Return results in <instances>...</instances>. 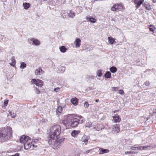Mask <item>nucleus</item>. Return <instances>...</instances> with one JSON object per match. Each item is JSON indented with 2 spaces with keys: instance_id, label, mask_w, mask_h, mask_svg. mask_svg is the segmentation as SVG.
<instances>
[{
  "instance_id": "nucleus-18",
  "label": "nucleus",
  "mask_w": 156,
  "mask_h": 156,
  "mask_svg": "<svg viewBox=\"0 0 156 156\" xmlns=\"http://www.w3.org/2000/svg\"><path fill=\"white\" fill-rule=\"evenodd\" d=\"M86 19L89 21L91 23H95L96 22L95 19L93 17H90V16H87Z\"/></svg>"
},
{
  "instance_id": "nucleus-57",
  "label": "nucleus",
  "mask_w": 156,
  "mask_h": 156,
  "mask_svg": "<svg viewBox=\"0 0 156 156\" xmlns=\"http://www.w3.org/2000/svg\"><path fill=\"white\" fill-rule=\"evenodd\" d=\"M116 112V110H115V111H114V112H115H115Z\"/></svg>"
},
{
  "instance_id": "nucleus-51",
  "label": "nucleus",
  "mask_w": 156,
  "mask_h": 156,
  "mask_svg": "<svg viewBox=\"0 0 156 156\" xmlns=\"http://www.w3.org/2000/svg\"><path fill=\"white\" fill-rule=\"evenodd\" d=\"M136 148V147H132L131 148V149L132 150H135V148Z\"/></svg>"
},
{
  "instance_id": "nucleus-25",
  "label": "nucleus",
  "mask_w": 156,
  "mask_h": 156,
  "mask_svg": "<svg viewBox=\"0 0 156 156\" xmlns=\"http://www.w3.org/2000/svg\"><path fill=\"white\" fill-rule=\"evenodd\" d=\"M110 70L112 73H114L117 71V69L115 67L113 66L110 67Z\"/></svg>"
},
{
  "instance_id": "nucleus-42",
  "label": "nucleus",
  "mask_w": 156,
  "mask_h": 156,
  "mask_svg": "<svg viewBox=\"0 0 156 156\" xmlns=\"http://www.w3.org/2000/svg\"><path fill=\"white\" fill-rule=\"evenodd\" d=\"M144 84L146 86H149L150 85V83L149 81H147L144 82Z\"/></svg>"
},
{
  "instance_id": "nucleus-4",
  "label": "nucleus",
  "mask_w": 156,
  "mask_h": 156,
  "mask_svg": "<svg viewBox=\"0 0 156 156\" xmlns=\"http://www.w3.org/2000/svg\"><path fill=\"white\" fill-rule=\"evenodd\" d=\"M79 123L78 119L75 118L71 120L70 122H69V124L72 127L74 128L77 126Z\"/></svg>"
},
{
  "instance_id": "nucleus-56",
  "label": "nucleus",
  "mask_w": 156,
  "mask_h": 156,
  "mask_svg": "<svg viewBox=\"0 0 156 156\" xmlns=\"http://www.w3.org/2000/svg\"><path fill=\"white\" fill-rule=\"evenodd\" d=\"M32 145H33V147H36L37 146H35L34 144H32Z\"/></svg>"
},
{
  "instance_id": "nucleus-49",
  "label": "nucleus",
  "mask_w": 156,
  "mask_h": 156,
  "mask_svg": "<svg viewBox=\"0 0 156 156\" xmlns=\"http://www.w3.org/2000/svg\"><path fill=\"white\" fill-rule=\"evenodd\" d=\"M9 156H19V154L18 153H16L14 155H10Z\"/></svg>"
},
{
  "instance_id": "nucleus-26",
  "label": "nucleus",
  "mask_w": 156,
  "mask_h": 156,
  "mask_svg": "<svg viewBox=\"0 0 156 156\" xmlns=\"http://www.w3.org/2000/svg\"><path fill=\"white\" fill-rule=\"evenodd\" d=\"M142 4V6L143 7H145L146 9L150 10L151 9L150 6L148 5V4H146L145 3H143Z\"/></svg>"
},
{
  "instance_id": "nucleus-1",
  "label": "nucleus",
  "mask_w": 156,
  "mask_h": 156,
  "mask_svg": "<svg viewBox=\"0 0 156 156\" xmlns=\"http://www.w3.org/2000/svg\"><path fill=\"white\" fill-rule=\"evenodd\" d=\"M12 128L9 126L6 129L0 130V138L3 141H7L12 137Z\"/></svg>"
},
{
  "instance_id": "nucleus-30",
  "label": "nucleus",
  "mask_w": 156,
  "mask_h": 156,
  "mask_svg": "<svg viewBox=\"0 0 156 156\" xmlns=\"http://www.w3.org/2000/svg\"><path fill=\"white\" fill-rule=\"evenodd\" d=\"M142 150H143L145 149V148H147V147H151L152 148L156 147V145H151V146H142Z\"/></svg>"
},
{
  "instance_id": "nucleus-52",
  "label": "nucleus",
  "mask_w": 156,
  "mask_h": 156,
  "mask_svg": "<svg viewBox=\"0 0 156 156\" xmlns=\"http://www.w3.org/2000/svg\"><path fill=\"white\" fill-rule=\"evenodd\" d=\"M131 154H135L136 152L134 151H131Z\"/></svg>"
},
{
  "instance_id": "nucleus-46",
  "label": "nucleus",
  "mask_w": 156,
  "mask_h": 156,
  "mask_svg": "<svg viewBox=\"0 0 156 156\" xmlns=\"http://www.w3.org/2000/svg\"><path fill=\"white\" fill-rule=\"evenodd\" d=\"M89 90H94L95 89V88L94 87H88Z\"/></svg>"
},
{
  "instance_id": "nucleus-43",
  "label": "nucleus",
  "mask_w": 156,
  "mask_h": 156,
  "mask_svg": "<svg viewBox=\"0 0 156 156\" xmlns=\"http://www.w3.org/2000/svg\"><path fill=\"white\" fill-rule=\"evenodd\" d=\"M60 88L58 87L55 88L54 89V91L56 92H57L60 90Z\"/></svg>"
},
{
  "instance_id": "nucleus-34",
  "label": "nucleus",
  "mask_w": 156,
  "mask_h": 156,
  "mask_svg": "<svg viewBox=\"0 0 156 156\" xmlns=\"http://www.w3.org/2000/svg\"><path fill=\"white\" fill-rule=\"evenodd\" d=\"M78 117L79 118H80V119H78V122L80 121L81 122H80V123H82L85 121V120L84 119H82L81 120V119H83V117L82 116H81V115L79 116Z\"/></svg>"
},
{
  "instance_id": "nucleus-2",
  "label": "nucleus",
  "mask_w": 156,
  "mask_h": 156,
  "mask_svg": "<svg viewBox=\"0 0 156 156\" xmlns=\"http://www.w3.org/2000/svg\"><path fill=\"white\" fill-rule=\"evenodd\" d=\"M61 131V127L59 125H56L51 126L50 129L48 140H51L55 138L58 137Z\"/></svg>"
},
{
  "instance_id": "nucleus-35",
  "label": "nucleus",
  "mask_w": 156,
  "mask_h": 156,
  "mask_svg": "<svg viewBox=\"0 0 156 156\" xmlns=\"http://www.w3.org/2000/svg\"><path fill=\"white\" fill-rule=\"evenodd\" d=\"M94 78V76H88L87 77V79L88 80V81L90 82L91 80H93Z\"/></svg>"
},
{
  "instance_id": "nucleus-12",
  "label": "nucleus",
  "mask_w": 156,
  "mask_h": 156,
  "mask_svg": "<svg viewBox=\"0 0 156 156\" xmlns=\"http://www.w3.org/2000/svg\"><path fill=\"white\" fill-rule=\"evenodd\" d=\"M114 119L113 120L115 122H119L121 121V118L117 114L115 115L114 116H113Z\"/></svg>"
},
{
  "instance_id": "nucleus-10",
  "label": "nucleus",
  "mask_w": 156,
  "mask_h": 156,
  "mask_svg": "<svg viewBox=\"0 0 156 156\" xmlns=\"http://www.w3.org/2000/svg\"><path fill=\"white\" fill-rule=\"evenodd\" d=\"M44 71L40 67L38 69L36 70L35 72V74L37 75H40L44 73Z\"/></svg>"
},
{
  "instance_id": "nucleus-58",
  "label": "nucleus",
  "mask_w": 156,
  "mask_h": 156,
  "mask_svg": "<svg viewBox=\"0 0 156 156\" xmlns=\"http://www.w3.org/2000/svg\"><path fill=\"white\" fill-rule=\"evenodd\" d=\"M96 130H98V131H99V130H98V129H96Z\"/></svg>"
},
{
  "instance_id": "nucleus-5",
  "label": "nucleus",
  "mask_w": 156,
  "mask_h": 156,
  "mask_svg": "<svg viewBox=\"0 0 156 156\" xmlns=\"http://www.w3.org/2000/svg\"><path fill=\"white\" fill-rule=\"evenodd\" d=\"M123 9V6L121 4H116L114 5L111 8V10L114 11H118L119 10H121Z\"/></svg>"
},
{
  "instance_id": "nucleus-6",
  "label": "nucleus",
  "mask_w": 156,
  "mask_h": 156,
  "mask_svg": "<svg viewBox=\"0 0 156 156\" xmlns=\"http://www.w3.org/2000/svg\"><path fill=\"white\" fill-rule=\"evenodd\" d=\"M31 83L40 87H41L43 85L42 81L39 79H33L31 80Z\"/></svg>"
},
{
  "instance_id": "nucleus-22",
  "label": "nucleus",
  "mask_w": 156,
  "mask_h": 156,
  "mask_svg": "<svg viewBox=\"0 0 156 156\" xmlns=\"http://www.w3.org/2000/svg\"><path fill=\"white\" fill-rule=\"evenodd\" d=\"M30 5L29 3L25 2L23 4L24 8L25 9H28L30 7Z\"/></svg>"
},
{
  "instance_id": "nucleus-8",
  "label": "nucleus",
  "mask_w": 156,
  "mask_h": 156,
  "mask_svg": "<svg viewBox=\"0 0 156 156\" xmlns=\"http://www.w3.org/2000/svg\"><path fill=\"white\" fill-rule=\"evenodd\" d=\"M134 2L136 4V7L137 9L138 8L141 4L144 2V0H134Z\"/></svg>"
},
{
  "instance_id": "nucleus-29",
  "label": "nucleus",
  "mask_w": 156,
  "mask_h": 156,
  "mask_svg": "<svg viewBox=\"0 0 156 156\" xmlns=\"http://www.w3.org/2000/svg\"><path fill=\"white\" fill-rule=\"evenodd\" d=\"M8 112H9V114H10V115L11 116L12 118H14L16 116V113L14 112L12 113V111L10 110H9Z\"/></svg>"
},
{
  "instance_id": "nucleus-44",
  "label": "nucleus",
  "mask_w": 156,
  "mask_h": 156,
  "mask_svg": "<svg viewBox=\"0 0 156 156\" xmlns=\"http://www.w3.org/2000/svg\"><path fill=\"white\" fill-rule=\"evenodd\" d=\"M8 102V100H5L4 101V105L7 106Z\"/></svg>"
},
{
  "instance_id": "nucleus-27",
  "label": "nucleus",
  "mask_w": 156,
  "mask_h": 156,
  "mask_svg": "<svg viewBox=\"0 0 156 156\" xmlns=\"http://www.w3.org/2000/svg\"><path fill=\"white\" fill-rule=\"evenodd\" d=\"M62 110V108L61 106H59L57 108L56 110V113L57 114L60 113Z\"/></svg>"
},
{
  "instance_id": "nucleus-50",
  "label": "nucleus",
  "mask_w": 156,
  "mask_h": 156,
  "mask_svg": "<svg viewBox=\"0 0 156 156\" xmlns=\"http://www.w3.org/2000/svg\"><path fill=\"white\" fill-rule=\"evenodd\" d=\"M91 150H88L86 151L85 152H84V153L88 154L90 152V151Z\"/></svg>"
},
{
  "instance_id": "nucleus-53",
  "label": "nucleus",
  "mask_w": 156,
  "mask_h": 156,
  "mask_svg": "<svg viewBox=\"0 0 156 156\" xmlns=\"http://www.w3.org/2000/svg\"><path fill=\"white\" fill-rule=\"evenodd\" d=\"M38 139H36L34 140V142H36L37 141H38Z\"/></svg>"
},
{
  "instance_id": "nucleus-36",
  "label": "nucleus",
  "mask_w": 156,
  "mask_h": 156,
  "mask_svg": "<svg viewBox=\"0 0 156 156\" xmlns=\"http://www.w3.org/2000/svg\"><path fill=\"white\" fill-rule=\"evenodd\" d=\"M65 67L64 66H61L59 68V71H60L61 73H63L65 71Z\"/></svg>"
},
{
  "instance_id": "nucleus-19",
  "label": "nucleus",
  "mask_w": 156,
  "mask_h": 156,
  "mask_svg": "<svg viewBox=\"0 0 156 156\" xmlns=\"http://www.w3.org/2000/svg\"><path fill=\"white\" fill-rule=\"evenodd\" d=\"M108 42L111 44H113L114 43H115V39L111 37H108Z\"/></svg>"
},
{
  "instance_id": "nucleus-13",
  "label": "nucleus",
  "mask_w": 156,
  "mask_h": 156,
  "mask_svg": "<svg viewBox=\"0 0 156 156\" xmlns=\"http://www.w3.org/2000/svg\"><path fill=\"white\" fill-rule=\"evenodd\" d=\"M30 40L32 42L33 44L37 46L40 45V41L37 39L34 38H32Z\"/></svg>"
},
{
  "instance_id": "nucleus-40",
  "label": "nucleus",
  "mask_w": 156,
  "mask_h": 156,
  "mask_svg": "<svg viewBox=\"0 0 156 156\" xmlns=\"http://www.w3.org/2000/svg\"><path fill=\"white\" fill-rule=\"evenodd\" d=\"M89 105V104H88V102L87 101H85L84 102V107L86 108H87L88 107Z\"/></svg>"
},
{
  "instance_id": "nucleus-55",
  "label": "nucleus",
  "mask_w": 156,
  "mask_h": 156,
  "mask_svg": "<svg viewBox=\"0 0 156 156\" xmlns=\"http://www.w3.org/2000/svg\"><path fill=\"white\" fill-rule=\"evenodd\" d=\"M99 101V100L98 99H96L95 100V102H98Z\"/></svg>"
},
{
  "instance_id": "nucleus-17",
  "label": "nucleus",
  "mask_w": 156,
  "mask_h": 156,
  "mask_svg": "<svg viewBox=\"0 0 156 156\" xmlns=\"http://www.w3.org/2000/svg\"><path fill=\"white\" fill-rule=\"evenodd\" d=\"M81 40L80 38H77L76 39L75 41V46L76 47H80L81 44Z\"/></svg>"
},
{
  "instance_id": "nucleus-54",
  "label": "nucleus",
  "mask_w": 156,
  "mask_h": 156,
  "mask_svg": "<svg viewBox=\"0 0 156 156\" xmlns=\"http://www.w3.org/2000/svg\"><path fill=\"white\" fill-rule=\"evenodd\" d=\"M153 3L156 2V0H153Z\"/></svg>"
},
{
  "instance_id": "nucleus-16",
  "label": "nucleus",
  "mask_w": 156,
  "mask_h": 156,
  "mask_svg": "<svg viewBox=\"0 0 156 156\" xmlns=\"http://www.w3.org/2000/svg\"><path fill=\"white\" fill-rule=\"evenodd\" d=\"M99 154H104L109 152V150L107 149H104L103 148H99Z\"/></svg>"
},
{
  "instance_id": "nucleus-3",
  "label": "nucleus",
  "mask_w": 156,
  "mask_h": 156,
  "mask_svg": "<svg viewBox=\"0 0 156 156\" xmlns=\"http://www.w3.org/2000/svg\"><path fill=\"white\" fill-rule=\"evenodd\" d=\"M59 136H58V137H57V139L56 138H55L51 140H48L49 144L55 149L58 148L61 143L64 140L63 138L59 139Z\"/></svg>"
},
{
  "instance_id": "nucleus-24",
  "label": "nucleus",
  "mask_w": 156,
  "mask_h": 156,
  "mask_svg": "<svg viewBox=\"0 0 156 156\" xmlns=\"http://www.w3.org/2000/svg\"><path fill=\"white\" fill-rule=\"evenodd\" d=\"M12 63H10L11 66H14L16 63V62L15 59V57L13 56L12 58Z\"/></svg>"
},
{
  "instance_id": "nucleus-14",
  "label": "nucleus",
  "mask_w": 156,
  "mask_h": 156,
  "mask_svg": "<svg viewBox=\"0 0 156 156\" xmlns=\"http://www.w3.org/2000/svg\"><path fill=\"white\" fill-rule=\"evenodd\" d=\"M119 125L117 124H115L113 128V131L115 133H118L119 131Z\"/></svg>"
},
{
  "instance_id": "nucleus-47",
  "label": "nucleus",
  "mask_w": 156,
  "mask_h": 156,
  "mask_svg": "<svg viewBox=\"0 0 156 156\" xmlns=\"http://www.w3.org/2000/svg\"><path fill=\"white\" fill-rule=\"evenodd\" d=\"M112 88L114 89V90H113L114 91H116L118 90V88L116 87H113Z\"/></svg>"
},
{
  "instance_id": "nucleus-21",
  "label": "nucleus",
  "mask_w": 156,
  "mask_h": 156,
  "mask_svg": "<svg viewBox=\"0 0 156 156\" xmlns=\"http://www.w3.org/2000/svg\"><path fill=\"white\" fill-rule=\"evenodd\" d=\"M111 74L109 71H107L104 74V76L106 78H110L111 77Z\"/></svg>"
},
{
  "instance_id": "nucleus-38",
  "label": "nucleus",
  "mask_w": 156,
  "mask_h": 156,
  "mask_svg": "<svg viewBox=\"0 0 156 156\" xmlns=\"http://www.w3.org/2000/svg\"><path fill=\"white\" fill-rule=\"evenodd\" d=\"M68 120L67 119H65L64 120H63L62 123L63 124L66 126V125L68 124Z\"/></svg>"
},
{
  "instance_id": "nucleus-23",
  "label": "nucleus",
  "mask_w": 156,
  "mask_h": 156,
  "mask_svg": "<svg viewBox=\"0 0 156 156\" xmlns=\"http://www.w3.org/2000/svg\"><path fill=\"white\" fill-rule=\"evenodd\" d=\"M59 49L61 52L65 53L67 50V48L64 46H62L59 47Z\"/></svg>"
},
{
  "instance_id": "nucleus-39",
  "label": "nucleus",
  "mask_w": 156,
  "mask_h": 156,
  "mask_svg": "<svg viewBox=\"0 0 156 156\" xmlns=\"http://www.w3.org/2000/svg\"><path fill=\"white\" fill-rule=\"evenodd\" d=\"M92 123L90 122H87L86 124V127H90L91 126Z\"/></svg>"
},
{
  "instance_id": "nucleus-11",
  "label": "nucleus",
  "mask_w": 156,
  "mask_h": 156,
  "mask_svg": "<svg viewBox=\"0 0 156 156\" xmlns=\"http://www.w3.org/2000/svg\"><path fill=\"white\" fill-rule=\"evenodd\" d=\"M23 144L24 149L26 150H28L30 148L32 145V143H30V142L29 141V140L28 141L25 143Z\"/></svg>"
},
{
  "instance_id": "nucleus-31",
  "label": "nucleus",
  "mask_w": 156,
  "mask_h": 156,
  "mask_svg": "<svg viewBox=\"0 0 156 156\" xmlns=\"http://www.w3.org/2000/svg\"><path fill=\"white\" fill-rule=\"evenodd\" d=\"M26 64L24 62H22L21 64L20 68L21 69H24L26 67Z\"/></svg>"
},
{
  "instance_id": "nucleus-33",
  "label": "nucleus",
  "mask_w": 156,
  "mask_h": 156,
  "mask_svg": "<svg viewBox=\"0 0 156 156\" xmlns=\"http://www.w3.org/2000/svg\"><path fill=\"white\" fill-rule=\"evenodd\" d=\"M97 75L99 77H101L102 75V70L101 69H99L97 71Z\"/></svg>"
},
{
  "instance_id": "nucleus-59",
  "label": "nucleus",
  "mask_w": 156,
  "mask_h": 156,
  "mask_svg": "<svg viewBox=\"0 0 156 156\" xmlns=\"http://www.w3.org/2000/svg\"><path fill=\"white\" fill-rule=\"evenodd\" d=\"M94 129H95L96 128V127H94Z\"/></svg>"
},
{
  "instance_id": "nucleus-9",
  "label": "nucleus",
  "mask_w": 156,
  "mask_h": 156,
  "mask_svg": "<svg viewBox=\"0 0 156 156\" xmlns=\"http://www.w3.org/2000/svg\"><path fill=\"white\" fill-rule=\"evenodd\" d=\"M90 137L84 135L82 137L81 140L84 142L85 145H87L88 142V140L89 139Z\"/></svg>"
},
{
  "instance_id": "nucleus-15",
  "label": "nucleus",
  "mask_w": 156,
  "mask_h": 156,
  "mask_svg": "<svg viewBox=\"0 0 156 156\" xmlns=\"http://www.w3.org/2000/svg\"><path fill=\"white\" fill-rule=\"evenodd\" d=\"M80 132V130H73L72 131L71 135L73 137H75L77 136Z\"/></svg>"
},
{
  "instance_id": "nucleus-41",
  "label": "nucleus",
  "mask_w": 156,
  "mask_h": 156,
  "mask_svg": "<svg viewBox=\"0 0 156 156\" xmlns=\"http://www.w3.org/2000/svg\"><path fill=\"white\" fill-rule=\"evenodd\" d=\"M119 93L121 95H123L124 94V92L122 90H120L119 91Z\"/></svg>"
},
{
  "instance_id": "nucleus-32",
  "label": "nucleus",
  "mask_w": 156,
  "mask_h": 156,
  "mask_svg": "<svg viewBox=\"0 0 156 156\" xmlns=\"http://www.w3.org/2000/svg\"><path fill=\"white\" fill-rule=\"evenodd\" d=\"M70 11V12L69 13L68 16L70 17H74L75 16V13L73 12L72 11Z\"/></svg>"
},
{
  "instance_id": "nucleus-28",
  "label": "nucleus",
  "mask_w": 156,
  "mask_h": 156,
  "mask_svg": "<svg viewBox=\"0 0 156 156\" xmlns=\"http://www.w3.org/2000/svg\"><path fill=\"white\" fill-rule=\"evenodd\" d=\"M149 28L150 31L154 32V30L156 29L155 27L152 25H150L149 26Z\"/></svg>"
},
{
  "instance_id": "nucleus-48",
  "label": "nucleus",
  "mask_w": 156,
  "mask_h": 156,
  "mask_svg": "<svg viewBox=\"0 0 156 156\" xmlns=\"http://www.w3.org/2000/svg\"><path fill=\"white\" fill-rule=\"evenodd\" d=\"M131 151H125V153L126 154H131Z\"/></svg>"
},
{
  "instance_id": "nucleus-37",
  "label": "nucleus",
  "mask_w": 156,
  "mask_h": 156,
  "mask_svg": "<svg viewBox=\"0 0 156 156\" xmlns=\"http://www.w3.org/2000/svg\"><path fill=\"white\" fill-rule=\"evenodd\" d=\"M34 87L35 88L34 91L35 93L37 94H40L41 93L40 91L37 87H35V86H34Z\"/></svg>"
},
{
  "instance_id": "nucleus-20",
  "label": "nucleus",
  "mask_w": 156,
  "mask_h": 156,
  "mask_svg": "<svg viewBox=\"0 0 156 156\" xmlns=\"http://www.w3.org/2000/svg\"><path fill=\"white\" fill-rule=\"evenodd\" d=\"M71 103L75 105H76L78 104V100L76 98H72L71 100Z\"/></svg>"
},
{
  "instance_id": "nucleus-7",
  "label": "nucleus",
  "mask_w": 156,
  "mask_h": 156,
  "mask_svg": "<svg viewBox=\"0 0 156 156\" xmlns=\"http://www.w3.org/2000/svg\"><path fill=\"white\" fill-rule=\"evenodd\" d=\"M29 140H31V139L30 137L28 136L23 135L21 136L20 138V142L21 143L24 144L25 143L28 141Z\"/></svg>"
},
{
  "instance_id": "nucleus-45",
  "label": "nucleus",
  "mask_w": 156,
  "mask_h": 156,
  "mask_svg": "<svg viewBox=\"0 0 156 156\" xmlns=\"http://www.w3.org/2000/svg\"><path fill=\"white\" fill-rule=\"evenodd\" d=\"M136 148H137L138 150H142V146H139V147H136Z\"/></svg>"
}]
</instances>
